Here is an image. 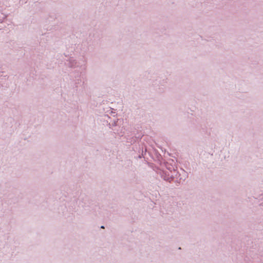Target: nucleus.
<instances>
[{"mask_svg": "<svg viewBox=\"0 0 263 263\" xmlns=\"http://www.w3.org/2000/svg\"><path fill=\"white\" fill-rule=\"evenodd\" d=\"M101 228L104 229V227L103 226H102V227H101Z\"/></svg>", "mask_w": 263, "mask_h": 263, "instance_id": "obj_1", "label": "nucleus"}]
</instances>
